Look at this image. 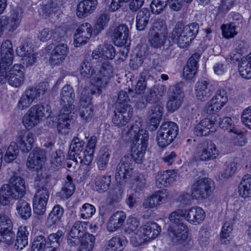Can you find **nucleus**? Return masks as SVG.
<instances>
[{
  "mask_svg": "<svg viewBox=\"0 0 251 251\" xmlns=\"http://www.w3.org/2000/svg\"><path fill=\"white\" fill-rule=\"evenodd\" d=\"M60 96V102L63 106L58 116L57 127L59 133L66 134L73 123L71 114L75 109L73 103L75 96L73 87L70 85H65L62 88Z\"/></svg>",
  "mask_w": 251,
  "mask_h": 251,
  "instance_id": "nucleus-1",
  "label": "nucleus"
},
{
  "mask_svg": "<svg viewBox=\"0 0 251 251\" xmlns=\"http://www.w3.org/2000/svg\"><path fill=\"white\" fill-rule=\"evenodd\" d=\"M24 179L20 176L14 175L9 179L7 184H3L0 189V203L7 205L12 199L23 197L25 194Z\"/></svg>",
  "mask_w": 251,
  "mask_h": 251,
  "instance_id": "nucleus-2",
  "label": "nucleus"
},
{
  "mask_svg": "<svg viewBox=\"0 0 251 251\" xmlns=\"http://www.w3.org/2000/svg\"><path fill=\"white\" fill-rule=\"evenodd\" d=\"M199 25L197 23H192L185 25L182 22L176 24L171 34V38L180 48H186L197 35Z\"/></svg>",
  "mask_w": 251,
  "mask_h": 251,
  "instance_id": "nucleus-3",
  "label": "nucleus"
},
{
  "mask_svg": "<svg viewBox=\"0 0 251 251\" xmlns=\"http://www.w3.org/2000/svg\"><path fill=\"white\" fill-rule=\"evenodd\" d=\"M24 67L22 65L16 64L10 69H2L0 70V83L5 84L6 82L12 87H20L25 80Z\"/></svg>",
  "mask_w": 251,
  "mask_h": 251,
  "instance_id": "nucleus-4",
  "label": "nucleus"
},
{
  "mask_svg": "<svg viewBox=\"0 0 251 251\" xmlns=\"http://www.w3.org/2000/svg\"><path fill=\"white\" fill-rule=\"evenodd\" d=\"M214 188V181L209 178H199L191 188V197L193 199L204 200L209 197Z\"/></svg>",
  "mask_w": 251,
  "mask_h": 251,
  "instance_id": "nucleus-5",
  "label": "nucleus"
},
{
  "mask_svg": "<svg viewBox=\"0 0 251 251\" xmlns=\"http://www.w3.org/2000/svg\"><path fill=\"white\" fill-rule=\"evenodd\" d=\"M113 75V67L108 62L103 63L91 79L92 84L97 87L98 92L109 83Z\"/></svg>",
  "mask_w": 251,
  "mask_h": 251,
  "instance_id": "nucleus-6",
  "label": "nucleus"
},
{
  "mask_svg": "<svg viewBox=\"0 0 251 251\" xmlns=\"http://www.w3.org/2000/svg\"><path fill=\"white\" fill-rule=\"evenodd\" d=\"M182 85V83L180 82L169 87V100L166 107L170 112H174L178 109L182 103L184 95L181 89Z\"/></svg>",
  "mask_w": 251,
  "mask_h": 251,
  "instance_id": "nucleus-7",
  "label": "nucleus"
},
{
  "mask_svg": "<svg viewBox=\"0 0 251 251\" xmlns=\"http://www.w3.org/2000/svg\"><path fill=\"white\" fill-rule=\"evenodd\" d=\"M198 158L201 161H209L217 158L219 154L216 146L212 142L203 140L197 147Z\"/></svg>",
  "mask_w": 251,
  "mask_h": 251,
  "instance_id": "nucleus-8",
  "label": "nucleus"
},
{
  "mask_svg": "<svg viewBox=\"0 0 251 251\" xmlns=\"http://www.w3.org/2000/svg\"><path fill=\"white\" fill-rule=\"evenodd\" d=\"M84 142L78 137H75L72 140L69 154V159L75 161L76 163L79 162L81 164L89 165L87 161V154L85 150L83 151Z\"/></svg>",
  "mask_w": 251,
  "mask_h": 251,
  "instance_id": "nucleus-9",
  "label": "nucleus"
},
{
  "mask_svg": "<svg viewBox=\"0 0 251 251\" xmlns=\"http://www.w3.org/2000/svg\"><path fill=\"white\" fill-rule=\"evenodd\" d=\"M134 161L130 154L123 157L117 166L115 173V178L121 182L125 179L130 177L134 165Z\"/></svg>",
  "mask_w": 251,
  "mask_h": 251,
  "instance_id": "nucleus-10",
  "label": "nucleus"
},
{
  "mask_svg": "<svg viewBox=\"0 0 251 251\" xmlns=\"http://www.w3.org/2000/svg\"><path fill=\"white\" fill-rule=\"evenodd\" d=\"M88 224V222L80 221L75 222L67 237V242L69 245L72 247H75L79 244L80 238L88 233L87 229Z\"/></svg>",
  "mask_w": 251,
  "mask_h": 251,
  "instance_id": "nucleus-11",
  "label": "nucleus"
},
{
  "mask_svg": "<svg viewBox=\"0 0 251 251\" xmlns=\"http://www.w3.org/2000/svg\"><path fill=\"white\" fill-rule=\"evenodd\" d=\"M218 116H211L202 119L194 128V133L198 136H207L210 132H215L218 127Z\"/></svg>",
  "mask_w": 251,
  "mask_h": 251,
  "instance_id": "nucleus-12",
  "label": "nucleus"
},
{
  "mask_svg": "<svg viewBox=\"0 0 251 251\" xmlns=\"http://www.w3.org/2000/svg\"><path fill=\"white\" fill-rule=\"evenodd\" d=\"M227 101L226 91L224 89L219 90L215 96L207 102L205 110L210 114L217 112L225 105Z\"/></svg>",
  "mask_w": 251,
  "mask_h": 251,
  "instance_id": "nucleus-13",
  "label": "nucleus"
},
{
  "mask_svg": "<svg viewBox=\"0 0 251 251\" xmlns=\"http://www.w3.org/2000/svg\"><path fill=\"white\" fill-rule=\"evenodd\" d=\"M49 192L45 187L39 188L33 201V211L38 215H43L46 210Z\"/></svg>",
  "mask_w": 251,
  "mask_h": 251,
  "instance_id": "nucleus-14",
  "label": "nucleus"
},
{
  "mask_svg": "<svg viewBox=\"0 0 251 251\" xmlns=\"http://www.w3.org/2000/svg\"><path fill=\"white\" fill-rule=\"evenodd\" d=\"M167 232L170 239L174 244H181L187 238L188 229L184 224L170 225Z\"/></svg>",
  "mask_w": 251,
  "mask_h": 251,
  "instance_id": "nucleus-15",
  "label": "nucleus"
},
{
  "mask_svg": "<svg viewBox=\"0 0 251 251\" xmlns=\"http://www.w3.org/2000/svg\"><path fill=\"white\" fill-rule=\"evenodd\" d=\"M118 104L115 107V114L112 119L113 123L118 126L126 125L133 114V108L130 105H125L121 107Z\"/></svg>",
  "mask_w": 251,
  "mask_h": 251,
  "instance_id": "nucleus-16",
  "label": "nucleus"
},
{
  "mask_svg": "<svg viewBox=\"0 0 251 251\" xmlns=\"http://www.w3.org/2000/svg\"><path fill=\"white\" fill-rule=\"evenodd\" d=\"M0 70L8 69L12 64L14 58L13 46L10 40L2 42L0 48Z\"/></svg>",
  "mask_w": 251,
  "mask_h": 251,
  "instance_id": "nucleus-17",
  "label": "nucleus"
},
{
  "mask_svg": "<svg viewBox=\"0 0 251 251\" xmlns=\"http://www.w3.org/2000/svg\"><path fill=\"white\" fill-rule=\"evenodd\" d=\"M215 91V88L209 81L201 79L195 85V94L197 99L200 101L207 100Z\"/></svg>",
  "mask_w": 251,
  "mask_h": 251,
  "instance_id": "nucleus-18",
  "label": "nucleus"
},
{
  "mask_svg": "<svg viewBox=\"0 0 251 251\" xmlns=\"http://www.w3.org/2000/svg\"><path fill=\"white\" fill-rule=\"evenodd\" d=\"M15 143L23 152H28L33 148L35 135L31 132L23 130L18 132Z\"/></svg>",
  "mask_w": 251,
  "mask_h": 251,
  "instance_id": "nucleus-19",
  "label": "nucleus"
},
{
  "mask_svg": "<svg viewBox=\"0 0 251 251\" xmlns=\"http://www.w3.org/2000/svg\"><path fill=\"white\" fill-rule=\"evenodd\" d=\"M46 160L45 152L44 150L35 148L29 154L26 161L27 168L31 170H37Z\"/></svg>",
  "mask_w": 251,
  "mask_h": 251,
  "instance_id": "nucleus-20",
  "label": "nucleus"
},
{
  "mask_svg": "<svg viewBox=\"0 0 251 251\" xmlns=\"http://www.w3.org/2000/svg\"><path fill=\"white\" fill-rule=\"evenodd\" d=\"M169 195V193L166 190L157 191L151 197L145 199L143 206L145 208L157 207L165 202Z\"/></svg>",
  "mask_w": 251,
  "mask_h": 251,
  "instance_id": "nucleus-21",
  "label": "nucleus"
},
{
  "mask_svg": "<svg viewBox=\"0 0 251 251\" xmlns=\"http://www.w3.org/2000/svg\"><path fill=\"white\" fill-rule=\"evenodd\" d=\"M112 39L114 44L122 47L127 43L129 37V29L126 25L121 24L114 27L112 32Z\"/></svg>",
  "mask_w": 251,
  "mask_h": 251,
  "instance_id": "nucleus-22",
  "label": "nucleus"
},
{
  "mask_svg": "<svg viewBox=\"0 0 251 251\" xmlns=\"http://www.w3.org/2000/svg\"><path fill=\"white\" fill-rule=\"evenodd\" d=\"M69 51L67 44L60 43L56 45L51 53L50 63L52 65L60 64L65 59Z\"/></svg>",
  "mask_w": 251,
  "mask_h": 251,
  "instance_id": "nucleus-23",
  "label": "nucleus"
},
{
  "mask_svg": "<svg viewBox=\"0 0 251 251\" xmlns=\"http://www.w3.org/2000/svg\"><path fill=\"white\" fill-rule=\"evenodd\" d=\"M111 176L106 175H94L92 186L94 190L102 193L106 192L110 187Z\"/></svg>",
  "mask_w": 251,
  "mask_h": 251,
  "instance_id": "nucleus-24",
  "label": "nucleus"
},
{
  "mask_svg": "<svg viewBox=\"0 0 251 251\" xmlns=\"http://www.w3.org/2000/svg\"><path fill=\"white\" fill-rule=\"evenodd\" d=\"M97 0H83L77 5L76 15L80 18H85L91 14L96 9Z\"/></svg>",
  "mask_w": 251,
  "mask_h": 251,
  "instance_id": "nucleus-25",
  "label": "nucleus"
},
{
  "mask_svg": "<svg viewBox=\"0 0 251 251\" xmlns=\"http://www.w3.org/2000/svg\"><path fill=\"white\" fill-rule=\"evenodd\" d=\"M176 176V173L174 170H167L159 172L156 176V185L160 188L166 187L175 181Z\"/></svg>",
  "mask_w": 251,
  "mask_h": 251,
  "instance_id": "nucleus-26",
  "label": "nucleus"
},
{
  "mask_svg": "<svg viewBox=\"0 0 251 251\" xmlns=\"http://www.w3.org/2000/svg\"><path fill=\"white\" fill-rule=\"evenodd\" d=\"M139 229L147 242L155 239L161 231V227L155 223H148L140 227Z\"/></svg>",
  "mask_w": 251,
  "mask_h": 251,
  "instance_id": "nucleus-27",
  "label": "nucleus"
},
{
  "mask_svg": "<svg viewBox=\"0 0 251 251\" xmlns=\"http://www.w3.org/2000/svg\"><path fill=\"white\" fill-rule=\"evenodd\" d=\"M126 215L122 211L114 213L110 218L107 224V230L113 232L119 229L124 224Z\"/></svg>",
  "mask_w": 251,
  "mask_h": 251,
  "instance_id": "nucleus-28",
  "label": "nucleus"
},
{
  "mask_svg": "<svg viewBox=\"0 0 251 251\" xmlns=\"http://www.w3.org/2000/svg\"><path fill=\"white\" fill-rule=\"evenodd\" d=\"M200 57V54L195 53L189 59L187 65L183 68V75L186 79H191L196 74Z\"/></svg>",
  "mask_w": 251,
  "mask_h": 251,
  "instance_id": "nucleus-29",
  "label": "nucleus"
},
{
  "mask_svg": "<svg viewBox=\"0 0 251 251\" xmlns=\"http://www.w3.org/2000/svg\"><path fill=\"white\" fill-rule=\"evenodd\" d=\"M143 136L142 135V141L139 142L137 148L132 149V154H130L132 158L133 161H135L137 163H142L144 154L146 151L149 136L146 134Z\"/></svg>",
  "mask_w": 251,
  "mask_h": 251,
  "instance_id": "nucleus-30",
  "label": "nucleus"
},
{
  "mask_svg": "<svg viewBox=\"0 0 251 251\" xmlns=\"http://www.w3.org/2000/svg\"><path fill=\"white\" fill-rule=\"evenodd\" d=\"M205 212L200 207L195 206L186 209V220L191 224H199L205 219Z\"/></svg>",
  "mask_w": 251,
  "mask_h": 251,
  "instance_id": "nucleus-31",
  "label": "nucleus"
},
{
  "mask_svg": "<svg viewBox=\"0 0 251 251\" xmlns=\"http://www.w3.org/2000/svg\"><path fill=\"white\" fill-rule=\"evenodd\" d=\"M166 87L164 85H154L149 89L144 96V99L148 103H153L157 101V96L162 97L165 93Z\"/></svg>",
  "mask_w": 251,
  "mask_h": 251,
  "instance_id": "nucleus-32",
  "label": "nucleus"
},
{
  "mask_svg": "<svg viewBox=\"0 0 251 251\" xmlns=\"http://www.w3.org/2000/svg\"><path fill=\"white\" fill-rule=\"evenodd\" d=\"M141 126V123L140 121H136L130 127L127 133L129 136V139L131 141H136V144H140L139 142L142 140V135L146 134L148 136V134L146 130L140 129Z\"/></svg>",
  "mask_w": 251,
  "mask_h": 251,
  "instance_id": "nucleus-33",
  "label": "nucleus"
},
{
  "mask_svg": "<svg viewBox=\"0 0 251 251\" xmlns=\"http://www.w3.org/2000/svg\"><path fill=\"white\" fill-rule=\"evenodd\" d=\"M163 112V107L159 104H155L150 108L149 118L151 125L156 128L159 124Z\"/></svg>",
  "mask_w": 251,
  "mask_h": 251,
  "instance_id": "nucleus-34",
  "label": "nucleus"
},
{
  "mask_svg": "<svg viewBox=\"0 0 251 251\" xmlns=\"http://www.w3.org/2000/svg\"><path fill=\"white\" fill-rule=\"evenodd\" d=\"M150 18V12L147 8L141 9L136 17V27L138 30H143L147 26Z\"/></svg>",
  "mask_w": 251,
  "mask_h": 251,
  "instance_id": "nucleus-35",
  "label": "nucleus"
},
{
  "mask_svg": "<svg viewBox=\"0 0 251 251\" xmlns=\"http://www.w3.org/2000/svg\"><path fill=\"white\" fill-rule=\"evenodd\" d=\"M28 234L26 226L19 227L14 246L16 250H22L28 245Z\"/></svg>",
  "mask_w": 251,
  "mask_h": 251,
  "instance_id": "nucleus-36",
  "label": "nucleus"
},
{
  "mask_svg": "<svg viewBox=\"0 0 251 251\" xmlns=\"http://www.w3.org/2000/svg\"><path fill=\"white\" fill-rule=\"evenodd\" d=\"M36 100L32 92L27 88L23 93L17 103V107L20 110H24L29 107Z\"/></svg>",
  "mask_w": 251,
  "mask_h": 251,
  "instance_id": "nucleus-37",
  "label": "nucleus"
},
{
  "mask_svg": "<svg viewBox=\"0 0 251 251\" xmlns=\"http://www.w3.org/2000/svg\"><path fill=\"white\" fill-rule=\"evenodd\" d=\"M240 196L245 199L251 197V175H245L238 186Z\"/></svg>",
  "mask_w": 251,
  "mask_h": 251,
  "instance_id": "nucleus-38",
  "label": "nucleus"
},
{
  "mask_svg": "<svg viewBox=\"0 0 251 251\" xmlns=\"http://www.w3.org/2000/svg\"><path fill=\"white\" fill-rule=\"evenodd\" d=\"M75 190V185L73 183L72 177L70 176H67L64 184L59 192V195L63 199H67L74 194Z\"/></svg>",
  "mask_w": 251,
  "mask_h": 251,
  "instance_id": "nucleus-39",
  "label": "nucleus"
},
{
  "mask_svg": "<svg viewBox=\"0 0 251 251\" xmlns=\"http://www.w3.org/2000/svg\"><path fill=\"white\" fill-rule=\"evenodd\" d=\"M50 107L48 105L36 104L30 107L27 112L32 116L35 117L36 119L39 122L42 120L43 117L46 116V113H49Z\"/></svg>",
  "mask_w": 251,
  "mask_h": 251,
  "instance_id": "nucleus-40",
  "label": "nucleus"
},
{
  "mask_svg": "<svg viewBox=\"0 0 251 251\" xmlns=\"http://www.w3.org/2000/svg\"><path fill=\"white\" fill-rule=\"evenodd\" d=\"M16 209L21 217L26 220L31 215V209L27 201L24 199H20L16 204Z\"/></svg>",
  "mask_w": 251,
  "mask_h": 251,
  "instance_id": "nucleus-41",
  "label": "nucleus"
},
{
  "mask_svg": "<svg viewBox=\"0 0 251 251\" xmlns=\"http://www.w3.org/2000/svg\"><path fill=\"white\" fill-rule=\"evenodd\" d=\"M159 130L166 134L175 139L178 133V127L177 124L173 122H166L161 125Z\"/></svg>",
  "mask_w": 251,
  "mask_h": 251,
  "instance_id": "nucleus-42",
  "label": "nucleus"
},
{
  "mask_svg": "<svg viewBox=\"0 0 251 251\" xmlns=\"http://www.w3.org/2000/svg\"><path fill=\"white\" fill-rule=\"evenodd\" d=\"M151 80L154 81L153 76H151L148 70H144L141 73L140 77L139 78L136 84L135 90L139 94L143 93L147 87L146 81Z\"/></svg>",
  "mask_w": 251,
  "mask_h": 251,
  "instance_id": "nucleus-43",
  "label": "nucleus"
},
{
  "mask_svg": "<svg viewBox=\"0 0 251 251\" xmlns=\"http://www.w3.org/2000/svg\"><path fill=\"white\" fill-rule=\"evenodd\" d=\"M95 238L92 234L87 233L80 238V251H91L94 247Z\"/></svg>",
  "mask_w": 251,
  "mask_h": 251,
  "instance_id": "nucleus-44",
  "label": "nucleus"
},
{
  "mask_svg": "<svg viewBox=\"0 0 251 251\" xmlns=\"http://www.w3.org/2000/svg\"><path fill=\"white\" fill-rule=\"evenodd\" d=\"M124 240L118 236L112 237L105 248V251H122L124 248Z\"/></svg>",
  "mask_w": 251,
  "mask_h": 251,
  "instance_id": "nucleus-45",
  "label": "nucleus"
},
{
  "mask_svg": "<svg viewBox=\"0 0 251 251\" xmlns=\"http://www.w3.org/2000/svg\"><path fill=\"white\" fill-rule=\"evenodd\" d=\"M149 41L151 45L154 48H159L163 46L166 40L167 35L160 34L157 33H149Z\"/></svg>",
  "mask_w": 251,
  "mask_h": 251,
  "instance_id": "nucleus-46",
  "label": "nucleus"
},
{
  "mask_svg": "<svg viewBox=\"0 0 251 251\" xmlns=\"http://www.w3.org/2000/svg\"><path fill=\"white\" fill-rule=\"evenodd\" d=\"M170 225L184 224L182 221L186 220V209H179L172 212L169 217Z\"/></svg>",
  "mask_w": 251,
  "mask_h": 251,
  "instance_id": "nucleus-47",
  "label": "nucleus"
},
{
  "mask_svg": "<svg viewBox=\"0 0 251 251\" xmlns=\"http://www.w3.org/2000/svg\"><path fill=\"white\" fill-rule=\"evenodd\" d=\"M19 152L18 145L15 142H12L6 151L4 160L7 163L12 162L17 157Z\"/></svg>",
  "mask_w": 251,
  "mask_h": 251,
  "instance_id": "nucleus-48",
  "label": "nucleus"
},
{
  "mask_svg": "<svg viewBox=\"0 0 251 251\" xmlns=\"http://www.w3.org/2000/svg\"><path fill=\"white\" fill-rule=\"evenodd\" d=\"M97 143V138L95 135L92 136L88 141L85 149V153L87 154V161H89V164L93 159L94 153Z\"/></svg>",
  "mask_w": 251,
  "mask_h": 251,
  "instance_id": "nucleus-49",
  "label": "nucleus"
},
{
  "mask_svg": "<svg viewBox=\"0 0 251 251\" xmlns=\"http://www.w3.org/2000/svg\"><path fill=\"white\" fill-rule=\"evenodd\" d=\"M239 72L240 75L246 79L251 78V63L246 58H242L239 64Z\"/></svg>",
  "mask_w": 251,
  "mask_h": 251,
  "instance_id": "nucleus-50",
  "label": "nucleus"
},
{
  "mask_svg": "<svg viewBox=\"0 0 251 251\" xmlns=\"http://www.w3.org/2000/svg\"><path fill=\"white\" fill-rule=\"evenodd\" d=\"M29 88L37 100L49 91V85L47 82H43L39 83L35 87H29Z\"/></svg>",
  "mask_w": 251,
  "mask_h": 251,
  "instance_id": "nucleus-51",
  "label": "nucleus"
},
{
  "mask_svg": "<svg viewBox=\"0 0 251 251\" xmlns=\"http://www.w3.org/2000/svg\"><path fill=\"white\" fill-rule=\"evenodd\" d=\"M13 227H7L0 230V242L8 245L11 244L14 239L15 233L12 231Z\"/></svg>",
  "mask_w": 251,
  "mask_h": 251,
  "instance_id": "nucleus-52",
  "label": "nucleus"
},
{
  "mask_svg": "<svg viewBox=\"0 0 251 251\" xmlns=\"http://www.w3.org/2000/svg\"><path fill=\"white\" fill-rule=\"evenodd\" d=\"M80 74L83 77L92 78L97 72V70L92 68L90 62L84 61L79 69Z\"/></svg>",
  "mask_w": 251,
  "mask_h": 251,
  "instance_id": "nucleus-53",
  "label": "nucleus"
},
{
  "mask_svg": "<svg viewBox=\"0 0 251 251\" xmlns=\"http://www.w3.org/2000/svg\"><path fill=\"white\" fill-rule=\"evenodd\" d=\"M151 32L167 35V26L165 22L160 19L155 20L152 24L151 29L150 30L149 33Z\"/></svg>",
  "mask_w": 251,
  "mask_h": 251,
  "instance_id": "nucleus-54",
  "label": "nucleus"
},
{
  "mask_svg": "<svg viewBox=\"0 0 251 251\" xmlns=\"http://www.w3.org/2000/svg\"><path fill=\"white\" fill-rule=\"evenodd\" d=\"M13 227L10 214L8 210L0 211V230Z\"/></svg>",
  "mask_w": 251,
  "mask_h": 251,
  "instance_id": "nucleus-55",
  "label": "nucleus"
},
{
  "mask_svg": "<svg viewBox=\"0 0 251 251\" xmlns=\"http://www.w3.org/2000/svg\"><path fill=\"white\" fill-rule=\"evenodd\" d=\"M0 21L4 29L9 31H14L20 25V23L8 17L2 16L0 18Z\"/></svg>",
  "mask_w": 251,
  "mask_h": 251,
  "instance_id": "nucleus-56",
  "label": "nucleus"
},
{
  "mask_svg": "<svg viewBox=\"0 0 251 251\" xmlns=\"http://www.w3.org/2000/svg\"><path fill=\"white\" fill-rule=\"evenodd\" d=\"M156 140L158 146L161 148L166 147L174 140L173 137H170L159 130L157 132Z\"/></svg>",
  "mask_w": 251,
  "mask_h": 251,
  "instance_id": "nucleus-57",
  "label": "nucleus"
},
{
  "mask_svg": "<svg viewBox=\"0 0 251 251\" xmlns=\"http://www.w3.org/2000/svg\"><path fill=\"white\" fill-rule=\"evenodd\" d=\"M22 123L27 129L30 130L40 122L36 119L35 117L26 112L23 117Z\"/></svg>",
  "mask_w": 251,
  "mask_h": 251,
  "instance_id": "nucleus-58",
  "label": "nucleus"
},
{
  "mask_svg": "<svg viewBox=\"0 0 251 251\" xmlns=\"http://www.w3.org/2000/svg\"><path fill=\"white\" fill-rule=\"evenodd\" d=\"M110 155V152L107 150L100 151L97 162L98 167L100 170H104L106 169Z\"/></svg>",
  "mask_w": 251,
  "mask_h": 251,
  "instance_id": "nucleus-59",
  "label": "nucleus"
},
{
  "mask_svg": "<svg viewBox=\"0 0 251 251\" xmlns=\"http://www.w3.org/2000/svg\"><path fill=\"white\" fill-rule=\"evenodd\" d=\"M47 241L43 236L36 237L33 242L31 247L32 251H44L46 246Z\"/></svg>",
  "mask_w": 251,
  "mask_h": 251,
  "instance_id": "nucleus-60",
  "label": "nucleus"
},
{
  "mask_svg": "<svg viewBox=\"0 0 251 251\" xmlns=\"http://www.w3.org/2000/svg\"><path fill=\"white\" fill-rule=\"evenodd\" d=\"M232 230V226L229 223H225L223 226L221 233V240L222 244H226L229 242L230 234Z\"/></svg>",
  "mask_w": 251,
  "mask_h": 251,
  "instance_id": "nucleus-61",
  "label": "nucleus"
},
{
  "mask_svg": "<svg viewBox=\"0 0 251 251\" xmlns=\"http://www.w3.org/2000/svg\"><path fill=\"white\" fill-rule=\"evenodd\" d=\"M221 28L224 37L227 39L233 37L237 34V29L238 27L233 25V24L223 25Z\"/></svg>",
  "mask_w": 251,
  "mask_h": 251,
  "instance_id": "nucleus-62",
  "label": "nucleus"
},
{
  "mask_svg": "<svg viewBox=\"0 0 251 251\" xmlns=\"http://www.w3.org/2000/svg\"><path fill=\"white\" fill-rule=\"evenodd\" d=\"M63 232L61 230H58L55 233H52L49 235L48 244L52 247H59L60 242H62L63 236Z\"/></svg>",
  "mask_w": 251,
  "mask_h": 251,
  "instance_id": "nucleus-63",
  "label": "nucleus"
},
{
  "mask_svg": "<svg viewBox=\"0 0 251 251\" xmlns=\"http://www.w3.org/2000/svg\"><path fill=\"white\" fill-rule=\"evenodd\" d=\"M95 211L93 205L88 203H85L80 210V217L83 219H89L93 215Z\"/></svg>",
  "mask_w": 251,
  "mask_h": 251,
  "instance_id": "nucleus-64",
  "label": "nucleus"
}]
</instances>
